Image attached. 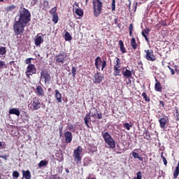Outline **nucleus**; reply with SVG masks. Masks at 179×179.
<instances>
[{"mask_svg":"<svg viewBox=\"0 0 179 179\" xmlns=\"http://www.w3.org/2000/svg\"><path fill=\"white\" fill-rule=\"evenodd\" d=\"M18 16V20H15L13 24V31L15 36L23 34V33H24V27H26L27 23L31 20V13L24 7H21Z\"/></svg>","mask_w":179,"mask_h":179,"instance_id":"obj_1","label":"nucleus"},{"mask_svg":"<svg viewBox=\"0 0 179 179\" xmlns=\"http://www.w3.org/2000/svg\"><path fill=\"white\" fill-rule=\"evenodd\" d=\"M102 138L105 141L106 146L109 149H114L115 148V141L108 132H101Z\"/></svg>","mask_w":179,"mask_h":179,"instance_id":"obj_2","label":"nucleus"},{"mask_svg":"<svg viewBox=\"0 0 179 179\" xmlns=\"http://www.w3.org/2000/svg\"><path fill=\"white\" fill-rule=\"evenodd\" d=\"M93 9H94V16L95 17H99L101 15V10H103V2L100 0H93L92 1Z\"/></svg>","mask_w":179,"mask_h":179,"instance_id":"obj_3","label":"nucleus"},{"mask_svg":"<svg viewBox=\"0 0 179 179\" xmlns=\"http://www.w3.org/2000/svg\"><path fill=\"white\" fill-rule=\"evenodd\" d=\"M82 153H83V148L80 145H78L76 149L73 150V157L76 164H82Z\"/></svg>","mask_w":179,"mask_h":179,"instance_id":"obj_4","label":"nucleus"},{"mask_svg":"<svg viewBox=\"0 0 179 179\" xmlns=\"http://www.w3.org/2000/svg\"><path fill=\"white\" fill-rule=\"evenodd\" d=\"M94 61L96 69H97L99 71H100V68H101V71H104L105 68H107V60L101 59V57L98 56L97 57H96Z\"/></svg>","mask_w":179,"mask_h":179,"instance_id":"obj_5","label":"nucleus"},{"mask_svg":"<svg viewBox=\"0 0 179 179\" xmlns=\"http://www.w3.org/2000/svg\"><path fill=\"white\" fill-rule=\"evenodd\" d=\"M66 57L68 56L66 52H59V55L55 57V61H56V63L59 65H64V64H65V62L66 61Z\"/></svg>","mask_w":179,"mask_h":179,"instance_id":"obj_6","label":"nucleus"},{"mask_svg":"<svg viewBox=\"0 0 179 179\" xmlns=\"http://www.w3.org/2000/svg\"><path fill=\"white\" fill-rule=\"evenodd\" d=\"M30 104L31 110H39V108H41V102H40V99L37 97L33 98Z\"/></svg>","mask_w":179,"mask_h":179,"instance_id":"obj_7","label":"nucleus"},{"mask_svg":"<svg viewBox=\"0 0 179 179\" xmlns=\"http://www.w3.org/2000/svg\"><path fill=\"white\" fill-rule=\"evenodd\" d=\"M36 72H37V69H36V66L34 64H29L27 67L25 75L27 78L30 79V76H31V75H36Z\"/></svg>","mask_w":179,"mask_h":179,"instance_id":"obj_8","label":"nucleus"},{"mask_svg":"<svg viewBox=\"0 0 179 179\" xmlns=\"http://www.w3.org/2000/svg\"><path fill=\"white\" fill-rule=\"evenodd\" d=\"M144 52H145L144 58H145L147 61H150L151 62H155V61H156V56L155 55L153 50H145Z\"/></svg>","mask_w":179,"mask_h":179,"instance_id":"obj_9","label":"nucleus"},{"mask_svg":"<svg viewBox=\"0 0 179 179\" xmlns=\"http://www.w3.org/2000/svg\"><path fill=\"white\" fill-rule=\"evenodd\" d=\"M103 80H104V75L103 73L99 71L94 73L93 83L95 85H100V83H103Z\"/></svg>","mask_w":179,"mask_h":179,"instance_id":"obj_10","label":"nucleus"},{"mask_svg":"<svg viewBox=\"0 0 179 179\" xmlns=\"http://www.w3.org/2000/svg\"><path fill=\"white\" fill-rule=\"evenodd\" d=\"M92 112L90 113L91 115V117H93V118H95L96 120H101L103 118V113H101V112L99 113V110H97L96 108H92Z\"/></svg>","mask_w":179,"mask_h":179,"instance_id":"obj_11","label":"nucleus"},{"mask_svg":"<svg viewBox=\"0 0 179 179\" xmlns=\"http://www.w3.org/2000/svg\"><path fill=\"white\" fill-rule=\"evenodd\" d=\"M41 76L43 78L45 83H50L51 82V76L50 73L45 70H42L41 73Z\"/></svg>","mask_w":179,"mask_h":179,"instance_id":"obj_12","label":"nucleus"},{"mask_svg":"<svg viewBox=\"0 0 179 179\" xmlns=\"http://www.w3.org/2000/svg\"><path fill=\"white\" fill-rule=\"evenodd\" d=\"M34 43H35L36 47H40L42 43H44V38H43V36L37 34L35 37Z\"/></svg>","mask_w":179,"mask_h":179,"instance_id":"obj_13","label":"nucleus"},{"mask_svg":"<svg viewBox=\"0 0 179 179\" xmlns=\"http://www.w3.org/2000/svg\"><path fill=\"white\" fill-rule=\"evenodd\" d=\"M64 138H65V142L66 143H71L72 142L73 136L72 133L71 131H66L64 132Z\"/></svg>","mask_w":179,"mask_h":179,"instance_id":"obj_14","label":"nucleus"},{"mask_svg":"<svg viewBox=\"0 0 179 179\" xmlns=\"http://www.w3.org/2000/svg\"><path fill=\"white\" fill-rule=\"evenodd\" d=\"M149 33H150V29H143V31L141 32L143 37H144L145 41H147L148 44L150 43Z\"/></svg>","mask_w":179,"mask_h":179,"instance_id":"obj_15","label":"nucleus"},{"mask_svg":"<svg viewBox=\"0 0 179 179\" xmlns=\"http://www.w3.org/2000/svg\"><path fill=\"white\" fill-rule=\"evenodd\" d=\"M122 75L126 79H129V78H132V71L128 70V69L124 68L122 70Z\"/></svg>","mask_w":179,"mask_h":179,"instance_id":"obj_16","label":"nucleus"},{"mask_svg":"<svg viewBox=\"0 0 179 179\" xmlns=\"http://www.w3.org/2000/svg\"><path fill=\"white\" fill-rule=\"evenodd\" d=\"M155 92H159V93H162L163 90V87H162V84L159 81L158 79L155 78Z\"/></svg>","mask_w":179,"mask_h":179,"instance_id":"obj_17","label":"nucleus"},{"mask_svg":"<svg viewBox=\"0 0 179 179\" xmlns=\"http://www.w3.org/2000/svg\"><path fill=\"white\" fill-rule=\"evenodd\" d=\"M36 93L37 94V96L43 97L45 94L44 93V90L43 89L42 86L38 85L36 86Z\"/></svg>","mask_w":179,"mask_h":179,"instance_id":"obj_18","label":"nucleus"},{"mask_svg":"<svg viewBox=\"0 0 179 179\" xmlns=\"http://www.w3.org/2000/svg\"><path fill=\"white\" fill-rule=\"evenodd\" d=\"M55 97L58 101V103H62V94H60L59 90H55Z\"/></svg>","mask_w":179,"mask_h":179,"instance_id":"obj_19","label":"nucleus"},{"mask_svg":"<svg viewBox=\"0 0 179 179\" xmlns=\"http://www.w3.org/2000/svg\"><path fill=\"white\" fill-rule=\"evenodd\" d=\"M22 177L25 179H31V173H30V171L27 170H22Z\"/></svg>","mask_w":179,"mask_h":179,"instance_id":"obj_20","label":"nucleus"},{"mask_svg":"<svg viewBox=\"0 0 179 179\" xmlns=\"http://www.w3.org/2000/svg\"><path fill=\"white\" fill-rule=\"evenodd\" d=\"M9 114H12L14 115H17V117H19L20 115V110L16 108H13L10 109Z\"/></svg>","mask_w":179,"mask_h":179,"instance_id":"obj_21","label":"nucleus"},{"mask_svg":"<svg viewBox=\"0 0 179 179\" xmlns=\"http://www.w3.org/2000/svg\"><path fill=\"white\" fill-rule=\"evenodd\" d=\"M91 119H90V113H87L85 115V117L84 118V122L88 128H90V126L89 125V122H90Z\"/></svg>","mask_w":179,"mask_h":179,"instance_id":"obj_22","label":"nucleus"},{"mask_svg":"<svg viewBox=\"0 0 179 179\" xmlns=\"http://www.w3.org/2000/svg\"><path fill=\"white\" fill-rule=\"evenodd\" d=\"M160 128H166V125H167V119L162 117L159 120Z\"/></svg>","mask_w":179,"mask_h":179,"instance_id":"obj_23","label":"nucleus"},{"mask_svg":"<svg viewBox=\"0 0 179 179\" xmlns=\"http://www.w3.org/2000/svg\"><path fill=\"white\" fill-rule=\"evenodd\" d=\"M113 68H121V60L118 57H115L113 60Z\"/></svg>","mask_w":179,"mask_h":179,"instance_id":"obj_24","label":"nucleus"},{"mask_svg":"<svg viewBox=\"0 0 179 179\" xmlns=\"http://www.w3.org/2000/svg\"><path fill=\"white\" fill-rule=\"evenodd\" d=\"M120 50L122 54H125L127 52V49L124 46V42L122 40L119 41Z\"/></svg>","mask_w":179,"mask_h":179,"instance_id":"obj_25","label":"nucleus"},{"mask_svg":"<svg viewBox=\"0 0 179 179\" xmlns=\"http://www.w3.org/2000/svg\"><path fill=\"white\" fill-rule=\"evenodd\" d=\"M120 67H113V76H121Z\"/></svg>","mask_w":179,"mask_h":179,"instance_id":"obj_26","label":"nucleus"},{"mask_svg":"<svg viewBox=\"0 0 179 179\" xmlns=\"http://www.w3.org/2000/svg\"><path fill=\"white\" fill-rule=\"evenodd\" d=\"M130 44L133 48V50H136L138 48V43H136V40H135V38H132L130 42Z\"/></svg>","mask_w":179,"mask_h":179,"instance_id":"obj_27","label":"nucleus"},{"mask_svg":"<svg viewBox=\"0 0 179 179\" xmlns=\"http://www.w3.org/2000/svg\"><path fill=\"white\" fill-rule=\"evenodd\" d=\"M48 165V161L47 160H42L38 164L39 169H41L42 167H44Z\"/></svg>","mask_w":179,"mask_h":179,"instance_id":"obj_28","label":"nucleus"},{"mask_svg":"<svg viewBox=\"0 0 179 179\" xmlns=\"http://www.w3.org/2000/svg\"><path fill=\"white\" fill-rule=\"evenodd\" d=\"M131 155L134 159H138L140 162H143V157H139V154H138L137 152H133Z\"/></svg>","mask_w":179,"mask_h":179,"instance_id":"obj_29","label":"nucleus"},{"mask_svg":"<svg viewBox=\"0 0 179 179\" xmlns=\"http://www.w3.org/2000/svg\"><path fill=\"white\" fill-rule=\"evenodd\" d=\"M64 40L66 41H71L72 40V36L69 34V31H66L64 34Z\"/></svg>","mask_w":179,"mask_h":179,"instance_id":"obj_30","label":"nucleus"},{"mask_svg":"<svg viewBox=\"0 0 179 179\" xmlns=\"http://www.w3.org/2000/svg\"><path fill=\"white\" fill-rule=\"evenodd\" d=\"M15 8H16V6L13 4L6 7L5 10L6 12H12V10H15Z\"/></svg>","mask_w":179,"mask_h":179,"instance_id":"obj_31","label":"nucleus"},{"mask_svg":"<svg viewBox=\"0 0 179 179\" xmlns=\"http://www.w3.org/2000/svg\"><path fill=\"white\" fill-rule=\"evenodd\" d=\"M144 134H145V136H144L145 139H146L147 141H151L152 137H150V133H149V131H146Z\"/></svg>","mask_w":179,"mask_h":179,"instance_id":"obj_32","label":"nucleus"},{"mask_svg":"<svg viewBox=\"0 0 179 179\" xmlns=\"http://www.w3.org/2000/svg\"><path fill=\"white\" fill-rule=\"evenodd\" d=\"M76 14L78 15V16H83V10L80 8H76Z\"/></svg>","mask_w":179,"mask_h":179,"instance_id":"obj_33","label":"nucleus"},{"mask_svg":"<svg viewBox=\"0 0 179 179\" xmlns=\"http://www.w3.org/2000/svg\"><path fill=\"white\" fill-rule=\"evenodd\" d=\"M58 20H59V18H58V14L52 15V22L55 23V24L58 23Z\"/></svg>","mask_w":179,"mask_h":179,"instance_id":"obj_34","label":"nucleus"},{"mask_svg":"<svg viewBox=\"0 0 179 179\" xmlns=\"http://www.w3.org/2000/svg\"><path fill=\"white\" fill-rule=\"evenodd\" d=\"M141 96H142L143 99H145V101H148V103H149V101H150V98H149L148 96V94H146L145 92H143Z\"/></svg>","mask_w":179,"mask_h":179,"instance_id":"obj_35","label":"nucleus"},{"mask_svg":"<svg viewBox=\"0 0 179 179\" xmlns=\"http://www.w3.org/2000/svg\"><path fill=\"white\" fill-rule=\"evenodd\" d=\"M78 71V69L75 66H73L71 69V73L73 78H76V71Z\"/></svg>","mask_w":179,"mask_h":179,"instance_id":"obj_36","label":"nucleus"},{"mask_svg":"<svg viewBox=\"0 0 179 179\" xmlns=\"http://www.w3.org/2000/svg\"><path fill=\"white\" fill-rule=\"evenodd\" d=\"M50 15H52V16L54 15H58V13H57V7L52 8L50 10Z\"/></svg>","mask_w":179,"mask_h":179,"instance_id":"obj_37","label":"nucleus"},{"mask_svg":"<svg viewBox=\"0 0 179 179\" xmlns=\"http://www.w3.org/2000/svg\"><path fill=\"white\" fill-rule=\"evenodd\" d=\"M6 54V48L5 47L0 48V55H5Z\"/></svg>","mask_w":179,"mask_h":179,"instance_id":"obj_38","label":"nucleus"},{"mask_svg":"<svg viewBox=\"0 0 179 179\" xmlns=\"http://www.w3.org/2000/svg\"><path fill=\"white\" fill-rule=\"evenodd\" d=\"M5 68H8V66H6V63H5V62L3 61L0 60V69H3Z\"/></svg>","mask_w":179,"mask_h":179,"instance_id":"obj_39","label":"nucleus"},{"mask_svg":"<svg viewBox=\"0 0 179 179\" xmlns=\"http://www.w3.org/2000/svg\"><path fill=\"white\" fill-rule=\"evenodd\" d=\"M132 179H142V172L141 171L137 172L136 177H134Z\"/></svg>","mask_w":179,"mask_h":179,"instance_id":"obj_40","label":"nucleus"},{"mask_svg":"<svg viewBox=\"0 0 179 179\" xmlns=\"http://www.w3.org/2000/svg\"><path fill=\"white\" fill-rule=\"evenodd\" d=\"M129 36H130V37H132V30H134V24H129Z\"/></svg>","mask_w":179,"mask_h":179,"instance_id":"obj_41","label":"nucleus"},{"mask_svg":"<svg viewBox=\"0 0 179 179\" xmlns=\"http://www.w3.org/2000/svg\"><path fill=\"white\" fill-rule=\"evenodd\" d=\"M124 128H126V129H127V131H129V129H131V127H132V125L129 124V123H124L123 124Z\"/></svg>","mask_w":179,"mask_h":179,"instance_id":"obj_42","label":"nucleus"},{"mask_svg":"<svg viewBox=\"0 0 179 179\" xmlns=\"http://www.w3.org/2000/svg\"><path fill=\"white\" fill-rule=\"evenodd\" d=\"M19 176H20V174L17 172V171H14L13 172V177H14V178H19Z\"/></svg>","mask_w":179,"mask_h":179,"instance_id":"obj_43","label":"nucleus"},{"mask_svg":"<svg viewBox=\"0 0 179 179\" xmlns=\"http://www.w3.org/2000/svg\"><path fill=\"white\" fill-rule=\"evenodd\" d=\"M161 158L163 160L164 166H167V159H166V157H164V156L163 155V152H162L161 154Z\"/></svg>","mask_w":179,"mask_h":179,"instance_id":"obj_44","label":"nucleus"},{"mask_svg":"<svg viewBox=\"0 0 179 179\" xmlns=\"http://www.w3.org/2000/svg\"><path fill=\"white\" fill-rule=\"evenodd\" d=\"M111 9L113 12L115 10V0H112Z\"/></svg>","mask_w":179,"mask_h":179,"instance_id":"obj_45","label":"nucleus"},{"mask_svg":"<svg viewBox=\"0 0 179 179\" xmlns=\"http://www.w3.org/2000/svg\"><path fill=\"white\" fill-rule=\"evenodd\" d=\"M33 59V58H28L25 60V64H27V65H32L31 64V60Z\"/></svg>","mask_w":179,"mask_h":179,"instance_id":"obj_46","label":"nucleus"},{"mask_svg":"<svg viewBox=\"0 0 179 179\" xmlns=\"http://www.w3.org/2000/svg\"><path fill=\"white\" fill-rule=\"evenodd\" d=\"M167 68L171 71V75H176V71H174V69H173L170 66H167Z\"/></svg>","mask_w":179,"mask_h":179,"instance_id":"obj_47","label":"nucleus"},{"mask_svg":"<svg viewBox=\"0 0 179 179\" xmlns=\"http://www.w3.org/2000/svg\"><path fill=\"white\" fill-rule=\"evenodd\" d=\"M38 2V1H37V0H31L30 5H31V6H34V5H36V3Z\"/></svg>","mask_w":179,"mask_h":179,"instance_id":"obj_48","label":"nucleus"},{"mask_svg":"<svg viewBox=\"0 0 179 179\" xmlns=\"http://www.w3.org/2000/svg\"><path fill=\"white\" fill-rule=\"evenodd\" d=\"M75 127H73V124H70L69 127V130L72 131V132H75Z\"/></svg>","mask_w":179,"mask_h":179,"instance_id":"obj_49","label":"nucleus"},{"mask_svg":"<svg viewBox=\"0 0 179 179\" xmlns=\"http://www.w3.org/2000/svg\"><path fill=\"white\" fill-rule=\"evenodd\" d=\"M173 68H174L176 72L178 73V75H179L178 66V65H175V66H173Z\"/></svg>","mask_w":179,"mask_h":179,"instance_id":"obj_50","label":"nucleus"},{"mask_svg":"<svg viewBox=\"0 0 179 179\" xmlns=\"http://www.w3.org/2000/svg\"><path fill=\"white\" fill-rule=\"evenodd\" d=\"M1 159H3L4 160H8V157H9V155H1L0 156Z\"/></svg>","mask_w":179,"mask_h":179,"instance_id":"obj_51","label":"nucleus"},{"mask_svg":"<svg viewBox=\"0 0 179 179\" xmlns=\"http://www.w3.org/2000/svg\"><path fill=\"white\" fill-rule=\"evenodd\" d=\"M50 179H61V178H59V176H57V175H54L52 177H50Z\"/></svg>","mask_w":179,"mask_h":179,"instance_id":"obj_52","label":"nucleus"},{"mask_svg":"<svg viewBox=\"0 0 179 179\" xmlns=\"http://www.w3.org/2000/svg\"><path fill=\"white\" fill-rule=\"evenodd\" d=\"M162 26H167V22L165 20L161 21Z\"/></svg>","mask_w":179,"mask_h":179,"instance_id":"obj_53","label":"nucleus"},{"mask_svg":"<svg viewBox=\"0 0 179 179\" xmlns=\"http://www.w3.org/2000/svg\"><path fill=\"white\" fill-rule=\"evenodd\" d=\"M62 129H64V127H61L59 128L60 136H61V135H62Z\"/></svg>","mask_w":179,"mask_h":179,"instance_id":"obj_54","label":"nucleus"},{"mask_svg":"<svg viewBox=\"0 0 179 179\" xmlns=\"http://www.w3.org/2000/svg\"><path fill=\"white\" fill-rule=\"evenodd\" d=\"M159 104H161L162 107H164V106H165L164 101H159Z\"/></svg>","mask_w":179,"mask_h":179,"instance_id":"obj_55","label":"nucleus"},{"mask_svg":"<svg viewBox=\"0 0 179 179\" xmlns=\"http://www.w3.org/2000/svg\"><path fill=\"white\" fill-rule=\"evenodd\" d=\"M176 43H179V34L176 36Z\"/></svg>","mask_w":179,"mask_h":179,"instance_id":"obj_56","label":"nucleus"},{"mask_svg":"<svg viewBox=\"0 0 179 179\" xmlns=\"http://www.w3.org/2000/svg\"><path fill=\"white\" fill-rule=\"evenodd\" d=\"M176 115H177V114H179V113H178V108H177V107H176Z\"/></svg>","mask_w":179,"mask_h":179,"instance_id":"obj_57","label":"nucleus"},{"mask_svg":"<svg viewBox=\"0 0 179 179\" xmlns=\"http://www.w3.org/2000/svg\"><path fill=\"white\" fill-rule=\"evenodd\" d=\"M176 117H177L176 121H178V120H179V113L176 114Z\"/></svg>","mask_w":179,"mask_h":179,"instance_id":"obj_58","label":"nucleus"},{"mask_svg":"<svg viewBox=\"0 0 179 179\" xmlns=\"http://www.w3.org/2000/svg\"><path fill=\"white\" fill-rule=\"evenodd\" d=\"M74 5H75L76 6H79V3H77V2H75V3H74Z\"/></svg>","mask_w":179,"mask_h":179,"instance_id":"obj_59","label":"nucleus"},{"mask_svg":"<svg viewBox=\"0 0 179 179\" xmlns=\"http://www.w3.org/2000/svg\"><path fill=\"white\" fill-rule=\"evenodd\" d=\"M66 173L68 174L69 173V169H66Z\"/></svg>","mask_w":179,"mask_h":179,"instance_id":"obj_60","label":"nucleus"},{"mask_svg":"<svg viewBox=\"0 0 179 179\" xmlns=\"http://www.w3.org/2000/svg\"><path fill=\"white\" fill-rule=\"evenodd\" d=\"M87 2H89V0H85V5H87Z\"/></svg>","mask_w":179,"mask_h":179,"instance_id":"obj_61","label":"nucleus"},{"mask_svg":"<svg viewBox=\"0 0 179 179\" xmlns=\"http://www.w3.org/2000/svg\"><path fill=\"white\" fill-rule=\"evenodd\" d=\"M0 2H3V0H0Z\"/></svg>","mask_w":179,"mask_h":179,"instance_id":"obj_62","label":"nucleus"},{"mask_svg":"<svg viewBox=\"0 0 179 179\" xmlns=\"http://www.w3.org/2000/svg\"><path fill=\"white\" fill-rule=\"evenodd\" d=\"M91 179H95L94 178H91Z\"/></svg>","mask_w":179,"mask_h":179,"instance_id":"obj_63","label":"nucleus"},{"mask_svg":"<svg viewBox=\"0 0 179 179\" xmlns=\"http://www.w3.org/2000/svg\"><path fill=\"white\" fill-rule=\"evenodd\" d=\"M0 179H1V176H0Z\"/></svg>","mask_w":179,"mask_h":179,"instance_id":"obj_64","label":"nucleus"}]
</instances>
